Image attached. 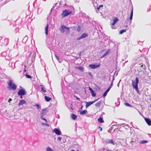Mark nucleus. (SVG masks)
<instances>
[{
  "label": "nucleus",
  "mask_w": 151,
  "mask_h": 151,
  "mask_svg": "<svg viewBox=\"0 0 151 151\" xmlns=\"http://www.w3.org/2000/svg\"><path fill=\"white\" fill-rule=\"evenodd\" d=\"M139 78L137 77H136L135 81L132 80V84L133 88L134 89L137 93H139V88L138 86V84L139 83Z\"/></svg>",
  "instance_id": "obj_1"
},
{
  "label": "nucleus",
  "mask_w": 151,
  "mask_h": 151,
  "mask_svg": "<svg viewBox=\"0 0 151 151\" xmlns=\"http://www.w3.org/2000/svg\"><path fill=\"white\" fill-rule=\"evenodd\" d=\"M9 86L8 87V89L9 90H12L15 91L16 90L17 86L13 82V81L11 80H9V82L8 83Z\"/></svg>",
  "instance_id": "obj_2"
},
{
  "label": "nucleus",
  "mask_w": 151,
  "mask_h": 151,
  "mask_svg": "<svg viewBox=\"0 0 151 151\" xmlns=\"http://www.w3.org/2000/svg\"><path fill=\"white\" fill-rule=\"evenodd\" d=\"M72 13V11L69 10H65L63 11L61 15L63 17H65Z\"/></svg>",
  "instance_id": "obj_3"
},
{
  "label": "nucleus",
  "mask_w": 151,
  "mask_h": 151,
  "mask_svg": "<svg viewBox=\"0 0 151 151\" xmlns=\"http://www.w3.org/2000/svg\"><path fill=\"white\" fill-rule=\"evenodd\" d=\"M26 93L25 90L23 89H21L18 91L17 94L19 96H23L26 94Z\"/></svg>",
  "instance_id": "obj_4"
},
{
  "label": "nucleus",
  "mask_w": 151,
  "mask_h": 151,
  "mask_svg": "<svg viewBox=\"0 0 151 151\" xmlns=\"http://www.w3.org/2000/svg\"><path fill=\"white\" fill-rule=\"evenodd\" d=\"M65 29H67V30H68V27H67L64 25H62L60 27V30L61 33H64L65 31Z\"/></svg>",
  "instance_id": "obj_5"
},
{
  "label": "nucleus",
  "mask_w": 151,
  "mask_h": 151,
  "mask_svg": "<svg viewBox=\"0 0 151 151\" xmlns=\"http://www.w3.org/2000/svg\"><path fill=\"white\" fill-rule=\"evenodd\" d=\"M105 142L106 143V144H111L113 145H114L115 144V142L113 141V139H106Z\"/></svg>",
  "instance_id": "obj_6"
},
{
  "label": "nucleus",
  "mask_w": 151,
  "mask_h": 151,
  "mask_svg": "<svg viewBox=\"0 0 151 151\" xmlns=\"http://www.w3.org/2000/svg\"><path fill=\"white\" fill-rule=\"evenodd\" d=\"M118 21V19L117 18L115 17L113 19V22L112 24L111 28L112 29H115L116 28L114 26L115 23Z\"/></svg>",
  "instance_id": "obj_7"
},
{
  "label": "nucleus",
  "mask_w": 151,
  "mask_h": 151,
  "mask_svg": "<svg viewBox=\"0 0 151 151\" xmlns=\"http://www.w3.org/2000/svg\"><path fill=\"white\" fill-rule=\"evenodd\" d=\"M100 66V64H98L97 65L91 64L89 65V68L91 69H94L99 67Z\"/></svg>",
  "instance_id": "obj_8"
},
{
  "label": "nucleus",
  "mask_w": 151,
  "mask_h": 151,
  "mask_svg": "<svg viewBox=\"0 0 151 151\" xmlns=\"http://www.w3.org/2000/svg\"><path fill=\"white\" fill-rule=\"evenodd\" d=\"M88 36V35L87 33H84L81 36L79 37L77 39V40H79L85 38Z\"/></svg>",
  "instance_id": "obj_9"
},
{
  "label": "nucleus",
  "mask_w": 151,
  "mask_h": 151,
  "mask_svg": "<svg viewBox=\"0 0 151 151\" xmlns=\"http://www.w3.org/2000/svg\"><path fill=\"white\" fill-rule=\"evenodd\" d=\"M53 132L58 135H60L61 134L60 131L57 128L54 129L53 130Z\"/></svg>",
  "instance_id": "obj_10"
},
{
  "label": "nucleus",
  "mask_w": 151,
  "mask_h": 151,
  "mask_svg": "<svg viewBox=\"0 0 151 151\" xmlns=\"http://www.w3.org/2000/svg\"><path fill=\"white\" fill-rule=\"evenodd\" d=\"M97 100H96L90 102H86V108H87L89 107L90 106L91 104H93L95 102H96Z\"/></svg>",
  "instance_id": "obj_11"
},
{
  "label": "nucleus",
  "mask_w": 151,
  "mask_h": 151,
  "mask_svg": "<svg viewBox=\"0 0 151 151\" xmlns=\"http://www.w3.org/2000/svg\"><path fill=\"white\" fill-rule=\"evenodd\" d=\"M89 90L91 91V95L93 97H95L96 96V94L94 93V91L90 87H89Z\"/></svg>",
  "instance_id": "obj_12"
},
{
  "label": "nucleus",
  "mask_w": 151,
  "mask_h": 151,
  "mask_svg": "<svg viewBox=\"0 0 151 151\" xmlns=\"http://www.w3.org/2000/svg\"><path fill=\"white\" fill-rule=\"evenodd\" d=\"M26 101L24 100H20L18 104V106H20L21 105H23L24 104H25Z\"/></svg>",
  "instance_id": "obj_13"
},
{
  "label": "nucleus",
  "mask_w": 151,
  "mask_h": 151,
  "mask_svg": "<svg viewBox=\"0 0 151 151\" xmlns=\"http://www.w3.org/2000/svg\"><path fill=\"white\" fill-rule=\"evenodd\" d=\"M145 120L148 125L150 126L151 125V120L149 119L145 118Z\"/></svg>",
  "instance_id": "obj_14"
},
{
  "label": "nucleus",
  "mask_w": 151,
  "mask_h": 151,
  "mask_svg": "<svg viewBox=\"0 0 151 151\" xmlns=\"http://www.w3.org/2000/svg\"><path fill=\"white\" fill-rule=\"evenodd\" d=\"M75 68L78 69L81 72H83L84 71V68L83 67L81 66L76 67H75Z\"/></svg>",
  "instance_id": "obj_15"
},
{
  "label": "nucleus",
  "mask_w": 151,
  "mask_h": 151,
  "mask_svg": "<svg viewBox=\"0 0 151 151\" xmlns=\"http://www.w3.org/2000/svg\"><path fill=\"white\" fill-rule=\"evenodd\" d=\"M46 112L47 111L46 109H43L41 114L40 116H42V117L43 116Z\"/></svg>",
  "instance_id": "obj_16"
},
{
  "label": "nucleus",
  "mask_w": 151,
  "mask_h": 151,
  "mask_svg": "<svg viewBox=\"0 0 151 151\" xmlns=\"http://www.w3.org/2000/svg\"><path fill=\"white\" fill-rule=\"evenodd\" d=\"M49 26V24H47V26L45 28V33L46 35H47L48 34V30Z\"/></svg>",
  "instance_id": "obj_17"
},
{
  "label": "nucleus",
  "mask_w": 151,
  "mask_h": 151,
  "mask_svg": "<svg viewBox=\"0 0 151 151\" xmlns=\"http://www.w3.org/2000/svg\"><path fill=\"white\" fill-rule=\"evenodd\" d=\"M45 99L47 101H49L51 100L52 98L50 97H48L47 96H45Z\"/></svg>",
  "instance_id": "obj_18"
},
{
  "label": "nucleus",
  "mask_w": 151,
  "mask_h": 151,
  "mask_svg": "<svg viewBox=\"0 0 151 151\" xmlns=\"http://www.w3.org/2000/svg\"><path fill=\"white\" fill-rule=\"evenodd\" d=\"M55 55L57 60L59 62V63H61L62 62V60L60 59L59 57L58 56H57L55 54Z\"/></svg>",
  "instance_id": "obj_19"
},
{
  "label": "nucleus",
  "mask_w": 151,
  "mask_h": 151,
  "mask_svg": "<svg viewBox=\"0 0 151 151\" xmlns=\"http://www.w3.org/2000/svg\"><path fill=\"white\" fill-rule=\"evenodd\" d=\"M9 65L10 67H11L13 69L15 68V63H9Z\"/></svg>",
  "instance_id": "obj_20"
},
{
  "label": "nucleus",
  "mask_w": 151,
  "mask_h": 151,
  "mask_svg": "<svg viewBox=\"0 0 151 151\" xmlns=\"http://www.w3.org/2000/svg\"><path fill=\"white\" fill-rule=\"evenodd\" d=\"M87 113V111L86 110H84L82 111H81L80 112V114L81 115L86 114Z\"/></svg>",
  "instance_id": "obj_21"
},
{
  "label": "nucleus",
  "mask_w": 151,
  "mask_h": 151,
  "mask_svg": "<svg viewBox=\"0 0 151 151\" xmlns=\"http://www.w3.org/2000/svg\"><path fill=\"white\" fill-rule=\"evenodd\" d=\"M109 88H108V89L106 91L104 92L103 95V97H105L106 96L108 92L109 91Z\"/></svg>",
  "instance_id": "obj_22"
},
{
  "label": "nucleus",
  "mask_w": 151,
  "mask_h": 151,
  "mask_svg": "<svg viewBox=\"0 0 151 151\" xmlns=\"http://www.w3.org/2000/svg\"><path fill=\"white\" fill-rule=\"evenodd\" d=\"M98 122L100 123H102L104 122V121L103 120V118L101 117H100L98 119Z\"/></svg>",
  "instance_id": "obj_23"
},
{
  "label": "nucleus",
  "mask_w": 151,
  "mask_h": 151,
  "mask_svg": "<svg viewBox=\"0 0 151 151\" xmlns=\"http://www.w3.org/2000/svg\"><path fill=\"white\" fill-rule=\"evenodd\" d=\"M109 52V50H108L105 53V54L102 55L101 57V58H103L105 57L106 55L107 54H108Z\"/></svg>",
  "instance_id": "obj_24"
},
{
  "label": "nucleus",
  "mask_w": 151,
  "mask_h": 151,
  "mask_svg": "<svg viewBox=\"0 0 151 151\" xmlns=\"http://www.w3.org/2000/svg\"><path fill=\"white\" fill-rule=\"evenodd\" d=\"M71 117L73 120H75L76 119L77 116L76 115L73 114H71Z\"/></svg>",
  "instance_id": "obj_25"
},
{
  "label": "nucleus",
  "mask_w": 151,
  "mask_h": 151,
  "mask_svg": "<svg viewBox=\"0 0 151 151\" xmlns=\"http://www.w3.org/2000/svg\"><path fill=\"white\" fill-rule=\"evenodd\" d=\"M133 9H132L131 12L130 13V17L129 18V19L130 20H132V19L133 17Z\"/></svg>",
  "instance_id": "obj_26"
},
{
  "label": "nucleus",
  "mask_w": 151,
  "mask_h": 151,
  "mask_svg": "<svg viewBox=\"0 0 151 151\" xmlns=\"http://www.w3.org/2000/svg\"><path fill=\"white\" fill-rule=\"evenodd\" d=\"M148 141L147 140H142L139 141L140 143L141 144H144L145 143H147Z\"/></svg>",
  "instance_id": "obj_27"
},
{
  "label": "nucleus",
  "mask_w": 151,
  "mask_h": 151,
  "mask_svg": "<svg viewBox=\"0 0 151 151\" xmlns=\"http://www.w3.org/2000/svg\"><path fill=\"white\" fill-rule=\"evenodd\" d=\"M101 150H102L103 151H113L110 150L105 148H102Z\"/></svg>",
  "instance_id": "obj_28"
},
{
  "label": "nucleus",
  "mask_w": 151,
  "mask_h": 151,
  "mask_svg": "<svg viewBox=\"0 0 151 151\" xmlns=\"http://www.w3.org/2000/svg\"><path fill=\"white\" fill-rule=\"evenodd\" d=\"M46 151H54V150L50 147H47L46 149Z\"/></svg>",
  "instance_id": "obj_29"
},
{
  "label": "nucleus",
  "mask_w": 151,
  "mask_h": 151,
  "mask_svg": "<svg viewBox=\"0 0 151 151\" xmlns=\"http://www.w3.org/2000/svg\"><path fill=\"white\" fill-rule=\"evenodd\" d=\"M101 101L97 102L95 104V106L96 107H98L100 105Z\"/></svg>",
  "instance_id": "obj_30"
},
{
  "label": "nucleus",
  "mask_w": 151,
  "mask_h": 151,
  "mask_svg": "<svg viewBox=\"0 0 151 151\" xmlns=\"http://www.w3.org/2000/svg\"><path fill=\"white\" fill-rule=\"evenodd\" d=\"M41 90L43 92H46L45 90V89L44 87L43 86H41Z\"/></svg>",
  "instance_id": "obj_31"
},
{
  "label": "nucleus",
  "mask_w": 151,
  "mask_h": 151,
  "mask_svg": "<svg viewBox=\"0 0 151 151\" xmlns=\"http://www.w3.org/2000/svg\"><path fill=\"white\" fill-rule=\"evenodd\" d=\"M126 32V30L125 29H122V30H121L119 31V34H122L124 32Z\"/></svg>",
  "instance_id": "obj_32"
},
{
  "label": "nucleus",
  "mask_w": 151,
  "mask_h": 151,
  "mask_svg": "<svg viewBox=\"0 0 151 151\" xmlns=\"http://www.w3.org/2000/svg\"><path fill=\"white\" fill-rule=\"evenodd\" d=\"M114 79V78H113V80ZM113 80L112 82H111V85H110L109 88H109V89H110V88L112 87V86L113 85Z\"/></svg>",
  "instance_id": "obj_33"
},
{
  "label": "nucleus",
  "mask_w": 151,
  "mask_h": 151,
  "mask_svg": "<svg viewBox=\"0 0 151 151\" xmlns=\"http://www.w3.org/2000/svg\"><path fill=\"white\" fill-rule=\"evenodd\" d=\"M41 124L43 125H45L46 126H47V127H49V125L47 124H45L44 123H41Z\"/></svg>",
  "instance_id": "obj_34"
},
{
  "label": "nucleus",
  "mask_w": 151,
  "mask_h": 151,
  "mask_svg": "<svg viewBox=\"0 0 151 151\" xmlns=\"http://www.w3.org/2000/svg\"><path fill=\"white\" fill-rule=\"evenodd\" d=\"M68 30H67V29H65V32H66V34H67L69 32V31H70V30H69V27H68Z\"/></svg>",
  "instance_id": "obj_35"
},
{
  "label": "nucleus",
  "mask_w": 151,
  "mask_h": 151,
  "mask_svg": "<svg viewBox=\"0 0 151 151\" xmlns=\"http://www.w3.org/2000/svg\"><path fill=\"white\" fill-rule=\"evenodd\" d=\"M43 116H42H42H40V118L42 120H44L45 121L46 123H47V120L45 119L44 118H43Z\"/></svg>",
  "instance_id": "obj_36"
},
{
  "label": "nucleus",
  "mask_w": 151,
  "mask_h": 151,
  "mask_svg": "<svg viewBox=\"0 0 151 151\" xmlns=\"http://www.w3.org/2000/svg\"><path fill=\"white\" fill-rule=\"evenodd\" d=\"M34 106H36L37 107V109H38L40 107V105L38 104H36L34 105Z\"/></svg>",
  "instance_id": "obj_37"
},
{
  "label": "nucleus",
  "mask_w": 151,
  "mask_h": 151,
  "mask_svg": "<svg viewBox=\"0 0 151 151\" xmlns=\"http://www.w3.org/2000/svg\"><path fill=\"white\" fill-rule=\"evenodd\" d=\"M25 76H26V78H31L32 77L31 76L27 75V74H26L25 75Z\"/></svg>",
  "instance_id": "obj_38"
},
{
  "label": "nucleus",
  "mask_w": 151,
  "mask_h": 151,
  "mask_svg": "<svg viewBox=\"0 0 151 151\" xmlns=\"http://www.w3.org/2000/svg\"><path fill=\"white\" fill-rule=\"evenodd\" d=\"M28 39V37H27L26 36L25 37H24L23 41H27V40Z\"/></svg>",
  "instance_id": "obj_39"
},
{
  "label": "nucleus",
  "mask_w": 151,
  "mask_h": 151,
  "mask_svg": "<svg viewBox=\"0 0 151 151\" xmlns=\"http://www.w3.org/2000/svg\"><path fill=\"white\" fill-rule=\"evenodd\" d=\"M124 104L127 106H131V105L127 103H126Z\"/></svg>",
  "instance_id": "obj_40"
},
{
  "label": "nucleus",
  "mask_w": 151,
  "mask_h": 151,
  "mask_svg": "<svg viewBox=\"0 0 151 151\" xmlns=\"http://www.w3.org/2000/svg\"><path fill=\"white\" fill-rule=\"evenodd\" d=\"M58 139L60 141L62 139V138L61 137H58Z\"/></svg>",
  "instance_id": "obj_41"
},
{
  "label": "nucleus",
  "mask_w": 151,
  "mask_h": 151,
  "mask_svg": "<svg viewBox=\"0 0 151 151\" xmlns=\"http://www.w3.org/2000/svg\"><path fill=\"white\" fill-rule=\"evenodd\" d=\"M99 7L100 8H102V7H103V5H102V4H101V5H100Z\"/></svg>",
  "instance_id": "obj_42"
},
{
  "label": "nucleus",
  "mask_w": 151,
  "mask_h": 151,
  "mask_svg": "<svg viewBox=\"0 0 151 151\" xmlns=\"http://www.w3.org/2000/svg\"><path fill=\"white\" fill-rule=\"evenodd\" d=\"M12 100L10 98L8 102H10V101H12Z\"/></svg>",
  "instance_id": "obj_43"
},
{
  "label": "nucleus",
  "mask_w": 151,
  "mask_h": 151,
  "mask_svg": "<svg viewBox=\"0 0 151 151\" xmlns=\"http://www.w3.org/2000/svg\"><path fill=\"white\" fill-rule=\"evenodd\" d=\"M99 127L100 129V131H101L102 130V128L101 127Z\"/></svg>",
  "instance_id": "obj_44"
},
{
  "label": "nucleus",
  "mask_w": 151,
  "mask_h": 151,
  "mask_svg": "<svg viewBox=\"0 0 151 151\" xmlns=\"http://www.w3.org/2000/svg\"><path fill=\"white\" fill-rule=\"evenodd\" d=\"M7 41H8V40H7V39H5V40H4V41H5V42H7Z\"/></svg>",
  "instance_id": "obj_45"
},
{
  "label": "nucleus",
  "mask_w": 151,
  "mask_h": 151,
  "mask_svg": "<svg viewBox=\"0 0 151 151\" xmlns=\"http://www.w3.org/2000/svg\"><path fill=\"white\" fill-rule=\"evenodd\" d=\"M100 8H99V7H97V10H98L99 11V9H100Z\"/></svg>",
  "instance_id": "obj_46"
},
{
  "label": "nucleus",
  "mask_w": 151,
  "mask_h": 151,
  "mask_svg": "<svg viewBox=\"0 0 151 151\" xmlns=\"http://www.w3.org/2000/svg\"><path fill=\"white\" fill-rule=\"evenodd\" d=\"M76 99H78V100H79V99H80L78 98V97H76Z\"/></svg>",
  "instance_id": "obj_47"
},
{
  "label": "nucleus",
  "mask_w": 151,
  "mask_h": 151,
  "mask_svg": "<svg viewBox=\"0 0 151 151\" xmlns=\"http://www.w3.org/2000/svg\"><path fill=\"white\" fill-rule=\"evenodd\" d=\"M83 107V106L82 105L81 109H82Z\"/></svg>",
  "instance_id": "obj_48"
},
{
  "label": "nucleus",
  "mask_w": 151,
  "mask_h": 151,
  "mask_svg": "<svg viewBox=\"0 0 151 151\" xmlns=\"http://www.w3.org/2000/svg\"><path fill=\"white\" fill-rule=\"evenodd\" d=\"M71 151H75L74 150H73Z\"/></svg>",
  "instance_id": "obj_49"
},
{
  "label": "nucleus",
  "mask_w": 151,
  "mask_h": 151,
  "mask_svg": "<svg viewBox=\"0 0 151 151\" xmlns=\"http://www.w3.org/2000/svg\"><path fill=\"white\" fill-rule=\"evenodd\" d=\"M143 65H141V67H143Z\"/></svg>",
  "instance_id": "obj_50"
},
{
  "label": "nucleus",
  "mask_w": 151,
  "mask_h": 151,
  "mask_svg": "<svg viewBox=\"0 0 151 151\" xmlns=\"http://www.w3.org/2000/svg\"><path fill=\"white\" fill-rule=\"evenodd\" d=\"M26 71V70L25 69H24V71Z\"/></svg>",
  "instance_id": "obj_51"
},
{
  "label": "nucleus",
  "mask_w": 151,
  "mask_h": 151,
  "mask_svg": "<svg viewBox=\"0 0 151 151\" xmlns=\"http://www.w3.org/2000/svg\"><path fill=\"white\" fill-rule=\"evenodd\" d=\"M89 75H91V73H89Z\"/></svg>",
  "instance_id": "obj_52"
},
{
  "label": "nucleus",
  "mask_w": 151,
  "mask_h": 151,
  "mask_svg": "<svg viewBox=\"0 0 151 151\" xmlns=\"http://www.w3.org/2000/svg\"><path fill=\"white\" fill-rule=\"evenodd\" d=\"M26 67V66L25 65H24V68H25Z\"/></svg>",
  "instance_id": "obj_53"
},
{
  "label": "nucleus",
  "mask_w": 151,
  "mask_h": 151,
  "mask_svg": "<svg viewBox=\"0 0 151 151\" xmlns=\"http://www.w3.org/2000/svg\"><path fill=\"white\" fill-rule=\"evenodd\" d=\"M6 44V45H7V43H6V44Z\"/></svg>",
  "instance_id": "obj_54"
},
{
  "label": "nucleus",
  "mask_w": 151,
  "mask_h": 151,
  "mask_svg": "<svg viewBox=\"0 0 151 151\" xmlns=\"http://www.w3.org/2000/svg\"><path fill=\"white\" fill-rule=\"evenodd\" d=\"M43 1H44V0H43ZM46 0H44L45 1Z\"/></svg>",
  "instance_id": "obj_55"
},
{
  "label": "nucleus",
  "mask_w": 151,
  "mask_h": 151,
  "mask_svg": "<svg viewBox=\"0 0 151 151\" xmlns=\"http://www.w3.org/2000/svg\"><path fill=\"white\" fill-rule=\"evenodd\" d=\"M150 107H151V104L150 105Z\"/></svg>",
  "instance_id": "obj_56"
},
{
  "label": "nucleus",
  "mask_w": 151,
  "mask_h": 151,
  "mask_svg": "<svg viewBox=\"0 0 151 151\" xmlns=\"http://www.w3.org/2000/svg\"><path fill=\"white\" fill-rule=\"evenodd\" d=\"M77 151H79L78 150H77Z\"/></svg>",
  "instance_id": "obj_57"
}]
</instances>
